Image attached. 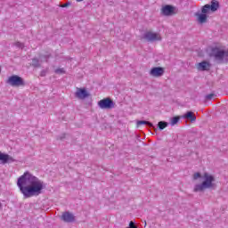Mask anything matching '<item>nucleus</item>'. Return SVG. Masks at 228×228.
<instances>
[{
    "instance_id": "nucleus-1",
    "label": "nucleus",
    "mask_w": 228,
    "mask_h": 228,
    "mask_svg": "<svg viewBox=\"0 0 228 228\" xmlns=\"http://www.w3.org/2000/svg\"><path fill=\"white\" fill-rule=\"evenodd\" d=\"M17 186L25 199L40 195L45 187L44 182L28 171L18 178Z\"/></svg>"
},
{
    "instance_id": "nucleus-2",
    "label": "nucleus",
    "mask_w": 228,
    "mask_h": 228,
    "mask_svg": "<svg viewBox=\"0 0 228 228\" xmlns=\"http://www.w3.org/2000/svg\"><path fill=\"white\" fill-rule=\"evenodd\" d=\"M200 177L203 179V182L200 184L195 185L194 191H204V190L213 188V183H215L214 175H211L208 173H205L203 175H201L200 173H195L193 175L194 181L200 179Z\"/></svg>"
},
{
    "instance_id": "nucleus-3",
    "label": "nucleus",
    "mask_w": 228,
    "mask_h": 228,
    "mask_svg": "<svg viewBox=\"0 0 228 228\" xmlns=\"http://www.w3.org/2000/svg\"><path fill=\"white\" fill-rule=\"evenodd\" d=\"M207 51L209 56H215L216 60H224V56H225V52L218 47H208Z\"/></svg>"
},
{
    "instance_id": "nucleus-4",
    "label": "nucleus",
    "mask_w": 228,
    "mask_h": 228,
    "mask_svg": "<svg viewBox=\"0 0 228 228\" xmlns=\"http://www.w3.org/2000/svg\"><path fill=\"white\" fill-rule=\"evenodd\" d=\"M6 83L11 86H24V80L22 79V77L17 75H12L9 77L6 80Z\"/></svg>"
},
{
    "instance_id": "nucleus-5",
    "label": "nucleus",
    "mask_w": 228,
    "mask_h": 228,
    "mask_svg": "<svg viewBox=\"0 0 228 228\" xmlns=\"http://www.w3.org/2000/svg\"><path fill=\"white\" fill-rule=\"evenodd\" d=\"M98 106L101 110H112V108H115V102L111 98H104L98 102Z\"/></svg>"
},
{
    "instance_id": "nucleus-6",
    "label": "nucleus",
    "mask_w": 228,
    "mask_h": 228,
    "mask_svg": "<svg viewBox=\"0 0 228 228\" xmlns=\"http://www.w3.org/2000/svg\"><path fill=\"white\" fill-rule=\"evenodd\" d=\"M144 38L148 40V42H156L161 40V36L159 33L148 31L144 34Z\"/></svg>"
},
{
    "instance_id": "nucleus-7",
    "label": "nucleus",
    "mask_w": 228,
    "mask_h": 228,
    "mask_svg": "<svg viewBox=\"0 0 228 228\" xmlns=\"http://www.w3.org/2000/svg\"><path fill=\"white\" fill-rule=\"evenodd\" d=\"M161 12L166 17H170L171 15H175V13H177V9L172 5H165L162 7Z\"/></svg>"
},
{
    "instance_id": "nucleus-8",
    "label": "nucleus",
    "mask_w": 228,
    "mask_h": 228,
    "mask_svg": "<svg viewBox=\"0 0 228 228\" xmlns=\"http://www.w3.org/2000/svg\"><path fill=\"white\" fill-rule=\"evenodd\" d=\"M150 74L153 77H161V76H163V74H165V69L161 68V67H155L152 68L150 71Z\"/></svg>"
},
{
    "instance_id": "nucleus-9",
    "label": "nucleus",
    "mask_w": 228,
    "mask_h": 228,
    "mask_svg": "<svg viewBox=\"0 0 228 228\" xmlns=\"http://www.w3.org/2000/svg\"><path fill=\"white\" fill-rule=\"evenodd\" d=\"M75 95L77 99L84 100L86 99V97H89L90 94H88V91H86V88H77Z\"/></svg>"
},
{
    "instance_id": "nucleus-10",
    "label": "nucleus",
    "mask_w": 228,
    "mask_h": 228,
    "mask_svg": "<svg viewBox=\"0 0 228 228\" xmlns=\"http://www.w3.org/2000/svg\"><path fill=\"white\" fill-rule=\"evenodd\" d=\"M61 220H63V222L70 224L76 221V216H74L73 214L70 212H64L62 213Z\"/></svg>"
},
{
    "instance_id": "nucleus-11",
    "label": "nucleus",
    "mask_w": 228,
    "mask_h": 228,
    "mask_svg": "<svg viewBox=\"0 0 228 228\" xmlns=\"http://www.w3.org/2000/svg\"><path fill=\"white\" fill-rule=\"evenodd\" d=\"M198 70H209L211 69V64L206 61L198 63L197 65Z\"/></svg>"
},
{
    "instance_id": "nucleus-12",
    "label": "nucleus",
    "mask_w": 228,
    "mask_h": 228,
    "mask_svg": "<svg viewBox=\"0 0 228 228\" xmlns=\"http://www.w3.org/2000/svg\"><path fill=\"white\" fill-rule=\"evenodd\" d=\"M196 15L197 20L200 22V24H206V22H208V14L200 13Z\"/></svg>"
},
{
    "instance_id": "nucleus-13",
    "label": "nucleus",
    "mask_w": 228,
    "mask_h": 228,
    "mask_svg": "<svg viewBox=\"0 0 228 228\" xmlns=\"http://www.w3.org/2000/svg\"><path fill=\"white\" fill-rule=\"evenodd\" d=\"M12 160V158H10V155L4 154L0 151V161L3 163V165H5L9 160Z\"/></svg>"
},
{
    "instance_id": "nucleus-14",
    "label": "nucleus",
    "mask_w": 228,
    "mask_h": 228,
    "mask_svg": "<svg viewBox=\"0 0 228 228\" xmlns=\"http://www.w3.org/2000/svg\"><path fill=\"white\" fill-rule=\"evenodd\" d=\"M183 118H188V120H191V122H195L197 120V117H195V114L191 111H188L183 115Z\"/></svg>"
},
{
    "instance_id": "nucleus-15",
    "label": "nucleus",
    "mask_w": 228,
    "mask_h": 228,
    "mask_svg": "<svg viewBox=\"0 0 228 228\" xmlns=\"http://www.w3.org/2000/svg\"><path fill=\"white\" fill-rule=\"evenodd\" d=\"M218 8H220V4L218 3V1H212L210 5L211 12H216Z\"/></svg>"
},
{
    "instance_id": "nucleus-16",
    "label": "nucleus",
    "mask_w": 228,
    "mask_h": 228,
    "mask_svg": "<svg viewBox=\"0 0 228 228\" xmlns=\"http://www.w3.org/2000/svg\"><path fill=\"white\" fill-rule=\"evenodd\" d=\"M211 10V5L209 4H205L202 9H201V13L208 15Z\"/></svg>"
},
{
    "instance_id": "nucleus-17",
    "label": "nucleus",
    "mask_w": 228,
    "mask_h": 228,
    "mask_svg": "<svg viewBox=\"0 0 228 228\" xmlns=\"http://www.w3.org/2000/svg\"><path fill=\"white\" fill-rule=\"evenodd\" d=\"M158 126H159V129L163 130L168 126V123H167L165 121H160V122H159Z\"/></svg>"
},
{
    "instance_id": "nucleus-18",
    "label": "nucleus",
    "mask_w": 228,
    "mask_h": 228,
    "mask_svg": "<svg viewBox=\"0 0 228 228\" xmlns=\"http://www.w3.org/2000/svg\"><path fill=\"white\" fill-rule=\"evenodd\" d=\"M143 125L149 126L150 127L153 126L152 123H151L149 121H138L137 122V126H143Z\"/></svg>"
},
{
    "instance_id": "nucleus-19",
    "label": "nucleus",
    "mask_w": 228,
    "mask_h": 228,
    "mask_svg": "<svg viewBox=\"0 0 228 228\" xmlns=\"http://www.w3.org/2000/svg\"><path fill=\"white\" fill-rule=\"evenodd\" d=\"M55 74H65V69L63 68H59L55 69Z\"/></svg>"
},
{
    "instance_id": "nucleus-20",
    "label": "nucleus",
    "mask_w": 228,
    "mask_h": 228,
    "mask_svg": "<svg viewBox=\"0 0 228 228\" xmlns=\"http://www.w3.org/2000/svg\"><path fill=\"white\" fill-rule=\"evenodd\" d=\"M177 122H179V117H175V118H173L171 124H172V126H175V124H177Z\"/></svg>"
},
{
    "instance_id": "nucleus-21",
    "label": "nucleus",
    "mask_w": 228,
    "mask_h": 228,
    "mask_svg": "<svg viewBox=\"0 0 228 228\" xmlns=\"http://www.w3.org/2000/svg\"><path fill=\"white\" fill-rule=\"evenodd\" d=\"M14 45H16V47H19L20 49H23V47H24V44H22L20 42H16L14 44Z\"/></svg>"
},
{
    "instance_id": "nucleus-22",
    "label": "nucleus",
    "mask_w": 228,
    "mask_h": 228,
    "mask_svg": "<svg viewBox=\"0 0 228 228\" xmlns=\"http://www.w3.org/2000/svg\"><path fill=\"white\" fill-rule=\"evenodd\" d=\"M70 2H67L64 4L61 5V8H67V6H70Z\"/></svg>"
},
{
    "instance_id": "nucleus-23",
    "label": "nucleus",
    "mask_w": 228,
    "mask_h": 228,
    "mask_svg": "<svg viewBox=\"0 0 228 228\" xmlns=\"http://www.w3.org/2000/svg\"><path fill=\"white\" fill-rule=\"evenodd\" d=\"M213 97H215V94H213L207 95V99H208V100L213 99Z\"/></svg>"
},
{
    "instance_id": "nucleus-24",
    "label": "nucleus",
    "mask_w": 228,
    "mask_h": 228,
    "mask_svg": "<svg viewBox=\"0 0 228 228\" xmlns=\"http://www.w3.org/2000/svg\"><path fill=\"white\" fill-rule=\"evenodd\" d=\"M32 63H33V65H37V64L38 63V60L34 59V60L32 61Z\"/></svg>"
},
{
    "instance_id": "nucleus-25",
    "label": "nucleus",
    "mask_w": 228,
    "mask_h": 228,
    "mask_svg": "<svg viewBox=\"0 0 228 228\" xmlns=\"http://www.w3.org/2000/svg\"><path fill=\"white\" fill-rule=\"evenodd\" d=\"M83 0H76L77 3H81Z\"/></svg>"
}]
</instances>
